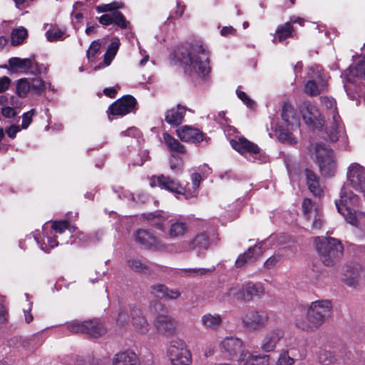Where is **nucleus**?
Here are the masks:
<instances>
[{
    "mask_svg": "<svg viewBox=\"0 0 365 365\" xmlns=\"http://www.w3.org/2000/svg\"><path fill=\"white\" fill-rule=\"evenodd\" d=\"M332 307V303L329 299L312 302L305 307V316L296 318L294 325L301 331L314 332L330 319Z\"/></svg>",
    "mask_w": 365,
    "mask_h": 365,
    "instance_id": "obj_1",
    "label": "nucleus"
},
{
    "mask_svg": "<svg viewBox=\"0 0 365 365\" xmlns=\"http://www.w3.org/2000/svg\"><path fill=\"white\" fill-rule=\"evenodd\" d=\"M359 197L350 189L348 184L344 185L340 192V199L335 200L338 212L345 220L353 226H359L365 222V213L357 212L354 207L358 206Z\"/></svg>",
    "mask_w": 365,
    "mask_h": 365,
    "instance_id": "obj_2",
    "label": "nucleus"
},
{
    "mask_svg": "<svg viewBox=\"0 0 365 365\" xmlns=\"http://www.w3.org/2000/svg\"><path fill=\"white\" fill-rule=\"evenodd\" d=\"M187 72L200 78H205L210 73L209 52L199 43H192L187 56L183 58Z\"/></svg>",
    "mask_w": 365,
    "mask_h": 365,
    "instance_id": "obj_3",
    "label": "nucleus"
},
{
    "mask_svg": "<svg viewBox=\"0 0 365 365\" xmlns=\"http://www.w3.org/2000/svg\"><path fill=\"white\" fill-rule=\"evenodd\" d=\"M317 250L321 261L327 267H331L343 254L344 247L341 242L332 237L315 238Z\"/></svg>",
    "mask_w": 365,
    "mask_h": 365,
    "instance_id": "obj_4",
    "label": "nucleus"
},
{
    "mask_svg": "<svg viewBox=\"0 0 365 365\" xmlns=\"http://www.w3.org/2000/svg\"><path fill=\"white\" fill-rule=\"evenodd\" d=\"M312 158H314L319 165L322 175H332L336 168L333 151L325 144H316L309 149Z\"/></svg>",
    "mask_w": 365,
    "mask_h": 365,
    "instance_id": "obj_5",
    "label": "nucleus"
},
{
    "mask_svg": "<svg viewBox=\"0 0 365 365\" xmlns=\"http://www.w3.org/2000/svg\"><path fill=\"white\" fill-rule=\"evenodd\" d=\"M321 102L329 110V115L331 116L327 130L328 137L331 142H336L344 133V126L337 111L336 103L334 98L327 96L322 97Z\"/></svg>",
    "mask_w": 365,
    "mask_h": 365,
    "instance_id": "obj_6",
    "label": "nucleus"
},
{
    "mask_svg": "<svg viewBox=\"0 0 365 365\" xmlns=\"http://www.w3.org/2000/svg\"><path fill=\"white\" fill-rule=\"evenodd\" d=\"M167 353L173 365H190L192 363L191 352L182 339H173L170 342Z\"/></svg>",
    "mask_w": 365,
    "mask_h": 365,
    "instance_id": "obj_7",
    "label": "nucleus"
},
{
    "mask_svg": "<svg viewBox=\"0 0 365 365\" xmlns=\"http://www.w3.org/2000/svg\"><path fill=\"white\" fill-rule=\"evenodd\" d=\"M135 241L145 248L160 252L175 253L173 245L164 243L160 239L145 230H138L135 234Z\"/></svg>",
    "mask_w": 365,
    "mask_h": 365,
    "instance_id": "obj_8",
    "label": "nucleus"
},
{
    "mask_svg": "<svg viewBox=\"0 0 365 365\" xmlns=\"http://www.w3.org/2000/svg\"><path fill=\"white\" fill-rule=\"evenodd\" d=\"M269 320V314L267 312L262 309H249L241 317L244 328L252 331L265 328L268 324Z\"/></svg>",
    "mask_w": 365,
    "mask_h": 365,
    "instance_id": "obj_9",
    "label": "nucleus"
},
{
    "mask_svg": "<svg viewBox=\"0 0 365 365\" xmlns=\"http://www.w3.org/2000/svg\"><path fill=\"white\" fill-rule=\"evenodd\" d=\"M341 279L348 287H357L365 279V269L356 263L346 264L342 268Z\"/></svg>",
    "mask_w": 365,
    "mask_h": 365,
    "instance_id": "obj_10",
    "label": "nucleus"
},
{
    "mask_svg": "<svg viewBox=\"0 0 365 365\" xmlns=\"http://www.w3.org/2000/svg\"><path fill=\"white\" fill-rule=\"evenodd\" d=\"M346 178L349 185L365 196V168L357 163H351L347 168Z\"/></svg>",
    "mask_w": 365,
    "mask_h": 365,
    "instance_id": "obj_11",
    "label": "nucleus"
},
{
    "mask_svg": "<svg viewBox=\"0 0 365 365\" xmlns=\"http://www.w3.org/2000/svg\"><path fill=\"white\" fill-rule=\"evenodd\" d=\"M243 341L235 336H228L223 338L219 344V348L225 359H233L238 353L244 349Z\"/></svg>",
    "mask_w": 365,
    "mask_h": 365,
    "instance_id": "obj_12",
    "label": "nucleus"
},
{
    "mask_svg": "<svg viewBox=\"0 0 365 365\" xmlns=\"http://www.w3.org/2000/svg\"><path fill=\"white\" fill-rule=\"evenodd\" d=\"M284 336V330L282 327H276L269 329L264 335L261 342L260 348L264 352H272L275 350L277 344Z\"/></svg>",
    "mask_w": 365,
    "mask_h": 365,
    "instance_id": "obj_13",
    "label": "nucleus"
},
{
    "mask_svg": "<svg viewBox=\"0 0 365 365\" xmlns=\"http://www.w3.org/2000/svg\"><path fill=\"white\" fill-rule=\"evenodd\" d=\"M299 108L307 124L312 125H322L321 113L314 105L309 101H304L299 105Z\"/></svg>",
    "mask_w": 365,
    "mask_h": 365,
    "instance_id": "obj_14",
    "label": "nucleus"
},
{
    "mask_svg": "<svg viewBox=\"0 0 365 365\" xmlns=\"http://www.w3.org/2000/svg\"><path fill=\"white\" fill-rule=\"evenodd\" d=\"M135 104L136 101L133 96H126L113 103L109 110L112 115L123 116L131 112Z\"/></svg>",
    "mask_w": 365,
    "mask_h": 365,
    "instance_id": "obj_15",
    "label": "nucleus"
},
{
    "mask_svg": "<svg viewBox=\"0 0 365 365\" xmlns=\"http://www.w3.org/2000/svg\"><path fill=\"white\" fill-rule=\"evenodd\" d=\"M270 357L265 354H254L251 351L242 350L238 357V365H269Z\"/></svg>",
    "mask_w": 365,
    "mask_h": 365,
    "instance_id": "obj_16",
    "label": "nucleus"
},
{
    "mask_svg": "<svg viewBox=\"0 0 365 365\" xmlns=\"http://www.w3.org/2000/svg\"><path fill=\"white\" fill-rule=\"evenodd\" d=\"M154 326L158 333L163 335H171L175 331L177 322L172 317L162 314L155 317Z\"/></svg>",
    "mask_w": 365,
    "mask_h": 365,
    "instance_id": "obj_17",
    "label": "nucleus"
},
{
    "mask_svg": "<svg viewBox=\"0 0 365 365\" xmlns=\"http://www.w3.org/2000/svg\"><path fill=\"white\" fill-rule=\"evenodd\" d=\"M232 147L242 155H254L260 153V149L257 145L245 138L230 140Z\"/></svg>",
    "mask_w": 365,
    "mask_h": 365,
    "instance_id": "obj_18",
    "label": "nucleus"
},
{
    "mask_svg": "<svg viewBox=\"0 0 365 365\" xmlns=\"http://www.w3.org/2000/svg\"><path fill=\"white\" fill-rule=\"evenodd\" d=\"M155 182H157L158 185L163 189H165L175 194H180L183 195L184 188L182 187L180 183L172 179L169 176L160 175L158 177H153L152 178V186Z\"/></svg>",
    "mask_w": 365,
    "mask_h": 365,
    "instance_id": "obj_19",
    "label": "nucleus"
},
{
    "mask_svg": "<svg viewBox=\"0 0 365 365\" xmlns=\"http://www.w3.org/2000/svg\"><path fill=\"white\" fill-rule=\"evenodd\" d=\"M187 245V250L195 251L198 255L207 250L210 245L209 237L205 232L196 235L191 240L185 242Z\"/></svg>",
    "mask_w": 365,
    "mask_h": 365,
    "instance_id": "obj_20",
    "label": "nucleus"
},
{
    "mask_svg": "<svg viewBox=\"0 0 365 365\" xmlns=\"http://www.w3.org/2000/svg\"><path fill=\"white\" fill-rule=\"evenodd\" d=\"M178 136L185 142L198 143L203 140L202 133L197 128L184 125L177 130Z\"/></svg>",
    "mask_w": 365,
    "mask_h": 365,
    "instance_id": "obj_21",
    "label": "nucleus"
},
{
    "mask_svg": "<svg viewBox=\"0 0 365 365\" xmlns=\"http://www.w3.org/2000/svg\"><path fill=\"white\" fill-rule=\"evenodd\" d=\"M243 286L245 300L250 301L255 297L261 298L265 295V288L261 282H248Z\"/></svg>",
    "mask_w": 365,
    "mask_h": 365,
    "instance_id": "obj_22",
    "label": "nucleus"
},
{
    "mask_svg": "<svg viewBox=\"0 0 365 365\" xmlns=\"http://www.w3.org/2000/svg\"><path fill=\"white\" fill-rule=\"evenodd\" d=\"M132 324L140 334H146L149 331L150 324L139 309H133L131 311Z\"/></svg>",
    "mask_w": 365,
    "mask_h": 365,
    "instance_id": "obj_23",
    "label": "nucleus"
},
{
    "mask_svg": "<svg viewBox=\"0 0 365 365\" xmlns=\"http://www.w3.org/2000/svg\"><path fill=\"white\" fill-rule=\"evenodd\" d=\"M113 365H139V359L133 351H125L115 354Z\"/></svg>",
    "mask_w": 365,
    "mask_h": 365,
    "instance_id": "obj_24",
    "label": "nucleus"
},
{
    "mask_svg": "<svg viewBox=\"0 0 365 365\" xmlns=\"http://www.w3.org/2000/svg\"><path fill=\"white\" fill-rule=\"evenodd\" d=\"M220 301L228 300V299H237L245 300L244 297V286L232 284L228 286L225 292L219 296Z\"/></svg>",
    "mask_w": 365,
    "mask_h": 365,
    "instance_id": "obj_25",
    "label": "nucleus"
},
{
    "mask_svg": "<svg viewBox=\"0 0 365 365\" xmlns=\"http://www.w3.org/2000/svg\"><path fill=\"white\" fill-rule=\"evenodd\" d=\"M185 113V108L178 105L166 112L165 120L168 124L178 125L182 122Z\"/></svg>",
    "mask_w": 365,
    "mask_h": 365,
    "instance_id": "obj_26",
    "label": "nucleus"
},
{
    "mask_svg": "<svg viewBox=\"0 0 365 365\" xmlns=\"http://www.w3.org/2000/svg\"><path fill=\"white\" fill-rule=\"evenodd\" d=\"M200 322L205 328L216 331L221 327L222 319L220 314L207 313L201 317Z\"/></svg>",
    "mask_w": 365,
    "mask_h": 365,
    "instance_id": "obj_27",
    "label": "nucleus"
},
{
    "mask_svg": "<svg viewBox=\"0 0 365 365\" xmlns=\"http://www.w3.org/2000/svg\"><path fill=\"white\" fill-rule=\"evenodd\" d=\"M282 117L288 125L296 127L299 125V115L290 103L284 104Z\"/></svg>",
    "mask_w": 365,
    "mask_h": 365,
    "instance_id": "obj_28",
    "label": "nucleus"
},
{
    "mask_svg": "<svg viewBox=\"0 0 365 365\" xmlns=\"http://www.w3.org/2000/svg\"><path fill=\"white\" fill-rule=\"evenodd\" d=\"M307 184L309 190L316 196L320 195L322 192V187L320 185L317 175L312 170H305Z\"/></svg>",
    "mask_w": 365,
    "mask_h": 365,
    "instance_id": "obj_29",
    "label": "nucleus"
},
{
    "mask_svg": "<svg viewBox=\"0 0 365 365\" xmlns=\"http://www.w3.org/2000/svg\"><path fill=\"white\" fill-rule=\"evenodd\" d=\"M188 231V227L185 222L175 221L172 222L168 229V237L170 239L182 237Z\"/></svg>",
    "mask_w": 365,
    "mask_h": 365,
    "instance_id": "obj_30",
    "label": "nucleus"
},
{
    "mask_svg": "<svg viewBox=\"0 0 365 365\" xmlns=\"http://www.w3.org/2000/svg\"><path fill=\"white\" fill-rule=\"evenodd\" d=\"M261 253V248L258 245L250 247L245 252L239 255L235 261V266L237 267H242L252 257L260 255Z\"/></svg>",
    "mask_w": 365,
    "mask_h": 365,
    "instance_id": "obj_31",
    "label": "nucleus"
},
{
    "mask_svg": "<svg viewBox=\"0 0 365 365\" xmlns=\"http://www.w3.org/2000/svg\"><path fill=\"white\" fill-rule=\"evenodd\" d=\"M86 324H89L86 329V333L91 336L97 338L103 335L106 332L105 326L97 319L86 321Z\"/></svg>",
    "mask_w": 365,
    "mask_h": 365,
    "instance_id": "obj_32",
    "label": "nucleus"
},
{
    "mask_svg": "<svg viewBox=\"0 0 365 365\" xmlns=\"http://www.w3.org/2000/svg\"><path fill=\"white\" fill-rule=\"evenodd\" d=\"M326 88V82L319 78L318 83L315 80L308 81L304 86V92L309 96H318Z\"/></svg>",
    "mask_w": 365,
    "mask_h": 365,
    "instance_id": "obj_33",
    "label": "nucleus"
},
{
    "mask_svg": "<svg viewBox=\"0 0 365 365\" xmlns=\"http://www.w3.org/2000/svg\"><path fill=\"white\" fill-rule=\"evenodd\" d=\"M163 140L170 151L177 153H184L185 148L180 142L168 133L163 134Z\"/></svg>",
    "mask_w": 365,
    "mask_h": 365,
    "instance_id": "obj_34",
    "label": "nucleus"
},
{
    "mask_svg": "<svg viewBox=\"0 0 365 365\" xmlns=\"http://www.w3.org/2000/svg\"><path fill=\"white\" fill-rule=\"evenodd\" d=\"M317 361L322 365H330L337 361L335 354L327 349H320L317 355Z\"/></svg>",
    "mask_w": 365,
    "mask_h": 365,
    "instance_id": "obj_35",
    "label": "nucleus"
},
{
    "mask_svg": "<svg viewBox=\"0 0 365 365\" xmlns=\"http://www.w3.org/2000/svg\"><path fill=\"white\" fill-rule=\"evenodd\" d=\"M9 64L12 69H14L16 71L27 73L28 66L29 64V58H20L17 57H13L9 60Z\"/></svg>",
    "mask_w": 365,
    "mask_h": 365,
    "instance_id": "obj_36",
    "label": "nucleus"
},
{
    "mask_svg": "<svg viewBox=\"0 0 365 365\" xmlns=\"http://www.w3.org/2000/svg\"><path fill=\"white\" fill-rule=\"evenodd\" d=\"M46 39L50 42L63 41L66 38V30L51 26L46 32Z\"/></svg>",
    "mask_w": 365,
    "mask_h": 365,
    "instance_id": "obj_37",
    "label": "nucleus"
},
{
    "mask_svg": "<svg viewBox=\"0 0 365 365\" xmlns=\"http://www.w3.org/2000/svg\"><path fill=\"white\" fill-rule=\"evenodd\" d=\"M294 356V354L292 355L289 350L281 349L278 354L276 365H294L295 363Z\"/></svg>",
    "mask_w": 365,
    "mask_h": 365,
    "instance_id": "obj_38",
    "label": "nucleus"
},
{
    "mask_svg": "<svg viewBox=\"0 0 365 365\" xmlns=\"http://www.w3.org/2000/svg\"><path fill=\"white\" fill-rule=\"evenodd\" d=\"M192 192H190V188L184 189L183 195L186 199L195 197L197 195V188L200 186L201 182V175L198 173H193L191 175Z\"/></svg>",
    "mask_w": 365,
    "mask_h": 365,
    "instance_id": "obj_39",
    "label": "nucleus"
},
{
    "mask_svg": "<svg viewBox=\"0 0 365 365\" xmlns=\"http://www.w3.org/2000/svg\"><path fill=\"white\" fill-rule=\"evenodd\" d=\"M282 340L285 346L284 349L289 350L293 355L294 352L297 351L299 347V341L298 337L294 334H284Z\"/></svg>",
    "mask_w": 365,
    "mask_h": 365,
    "instance_id": "obj_40",
    "label": "nucleus"
},
{
    "mask_svg": "<svg viewBox=\"0 0 365 365\" xmlns=\"http://www.w3.org/2000/svg\"><path fill=\"white\" fill-rule=\"evenodd\" d=\"M119 40L116 39L108 46L107 51L104 54V63L106 66H109L112 60L115 56L119 48Z\"/></svg>",
    "mask_w": 365,
    "mask_h": 365,
    "instance_id": "obj_41",
    "label": "nucleus"
},
{
    "mask_svg": "<svg viewBox=\"0 0 365 365\" xmlns=\"http://www.w3.org/2000/svg\"><path fill=\"white\" fill-rule=\"evenodd\" d=\"M27 36V30L24 27H19L12 31L11 34V44L17 46L22 43Z\"/></svg>",
    "mask_w": 365,
    "mask_h": 365,
    "instance_id": "obj_42",
    "label": "nucleus"
},
{
    "mask_svg": "<svg viewBox=\"0 0 365 365\" xmlns=\"http://www.w3.org/2000/svg\"><path fill=\"white\" fill-rule=\"evenodd\" d=\"M307 227H309L312 231H318L323 225L322 214L319 211L315 212L312 217H307Z\"/></svg>",
    "mask_w": 365,
    "mask_h": 365,
    "instance_id": "obj_43",
    "label": "nucleus"
},
{
    "mask_svg": "<svg viewBox=\"0 0 365 365\" xmlns=\"http://www.w3.org/2000/svg\"><path fill=\"white\" fill-rule=\"evenodd\" d=\"M31 84V91L36 95H40L46 88L47 85L50 87L51 84L43 81L40 78H33Z\"/></svg>",
    "mask_w": 365,
    "mask_h": 365,
    "instance_id": "obj_44",
    "label": "nucleus"
},
{
    "mask_svg": "<svg viewBox=\"0 0 365 365\" xmlns=\"http://www.w3.org/2000/svg\"><path fill=\"white\" fill-rule=\"evenodd\" d=\"M292 25L290 22H287L284 25L279 26L277 31V36L279 41L291 36L292 31Z\"/></svg>",
    "mask_w": 365,
    "mask_h": 365,
    "instance_id": "obj_45",
    "label": "nucleus"
},
{
    "mask_svg": "<svg viewBox=\"0 0 365 365\" xmlns=\"http://www.w3.org/2000/svg\"><path fill=\"white\" fill-rule=\"evenodd\" d=\"M128 266L132 270L140 273H148V267L139 259H132L128 261Z\"/></svg>",
    "mask_w": 365,
    "mask_h": 365,
    "instance_id": "obj_46",
    "label": "nucleus"
},
{
    "mask_svg": "<svg viewBox=\"0 0 365 365\" xmlns=\"http://www.w3.org/2000/svg\"><path fill=\"white\" fill-rule=\"evenodd\" d=\"M89 324L85 322H79L78 320L73 321L67 324V329L73 333H86V329Z\"/></svg>",
    "mask_w": 365,
    "mask_h": 365,
    "instance_id": "obj_47",
    "label": "nucleus"
},
{
    "mask_svg": "<svg viewBox=\"0 0 365 365\" xmlns=\"http://www.w3.org/2000/svg\"><path fill=\"white\" fill-rule=\"evenodd\" d=\"M31 90V84L26 78L19 80L16 85V93L19 96L24 98Z\"/></svg>",
    "mask_w": 365,
    "mask_h": 365,
    "instance_id": "obj_48",
    "label": "nucleus"
},
{
    "mask_svg": "<svg viewBox=\"0 0 365 365\" xmlns=\"http://www.w3.org/2000/svg\"><path fill=\"white\" fill-rule=\"evenodd\" d=\"M150 224L156 227L158 230H163L165 227V222L167 220V218L165 217H163L160 215H153L150 214L149 215V217L148 218Z\"/></svg>",
    "mask_w": 365,
    "mask_h": 365,
    "instance_id": "obj_49",
    "label": "nucleus"
},
{
    "mask_svg": "<svg viewBox=\"0 0 365 365\" xmlns=\"http://www.w3.org/2000/svg\"><path fill=\"white\" fill-rule=\"evenodd\" d=\"M43 71H46V68L42 64H38L34 57L29 58V64L28 66V73L32 75L41 74Z\"/></svg>",
    "mask_w": 365,
    "mask_h": 365,
    "instance_id": "obj_50",
    "label": "nucleus"
},
{
    "mask_svg": "<svg viewBox=\"0 0 365 365\" xmlns=\"http://www.w3.org/2000/svg\"><path fill=\"white\" fill-rule=\"evenodd\" d=\"M215 269V267L210 268H195V269H185L183 272L185 275L189 277L202 276L210 274Z\"/></svg>",
    "mask_w": 365,
    "mask_h": 365,
    "instance_id": "obj_51",
    "label": "nucleus"
},
{
    "mask_svg": "<svg viewBox=\"0 0 365 365\" xmlns=\"http://www.w3.org/2000/svg\"><path fill=\"white\" fill-rule=\"evenodd\" d=\"M303 212L307 217H312L315 212L319 211L309 199H304L302 203Z\"/></svg>",
    "mask_w": 365,
    "mask_h": 365,
    "instance_id": "obj_52",
    "label": "nucleus"
},
{
    "mask_svg": "<svg viewBox=\"0 0 365 365\" xmlns=\"http://www.w3.org/2000/svg\"><path fill=\"white\" fill-rule=\"evenodd\" d=\"M113 23L120 29H127L130 24L129 21L125 19L124 15L120 11L113 12Z\"/></svg>",
    "mask_w": 365,
    "mask_h": 365,
    "instance_id": "obj_53",
    "label": "nucleus"
},
{
    "mask_svg": "<svg viewBox=\"0 0 365 365\" xmlns=\"http://www.w3.org/2000/svg\"><path fill=\"white\" fill-rule=\"evenodd\" d=\"M123 6L122 3L120 2H112L110 4L99 5L96 7V10L98 12H108L111 11L112 13L114 11H118L117 9H120Z\"/></svg>",
    "mask_w": 365,
    "mask_h": 365,
    "instance_id": "obj_54",
    "label": "nucleus"
},
{
    "mask_svg": "<svg viewBox=\"0 0 365 365\" xmlns=\"http://www.w3.org/2000/svg\"><path fill=\"white\" fill-rule=\"evenodd\" d=\"M278 139L284 143L290 145H294L297 143L296 138L293 136V135L287 130H281L278 134Z\"/></svg>",
    "mask_w": 365,
    "mask_h": 365,
    "instance_id": "obj_55",
    "label": "nucleus"
},
{
    "mask_svg": "<svg viewBox=\"0 0 365 365\" xmlns=\"http://www.w3.org/2000/svg\"><path fill=\"white\" fill-rule=\"evenodd\" d=\"M165 286L164 284H154L150 287V292L156 297L163 298L165 292Z\"/></svg>",
    "mask_w": 365,
    "mask_h": 365,
    "instance_id": "obj_56",
    "label": "nucleus"
},
{
    "mask_svg": "<svg viewBox=\"0 0 365 365\" xmlns=\"http://www.w3.org/2000/svg\"><path fill=\"white\" fill-rule=\"evenodd\" d=\"M101 48V43L98 41H93L87 51V57L88 60L94 58L96 54L98 52Z\"/></svg>",
    "mask_w": 365,
    "mask_h": 365,
    "instance_id": "obj_57",
    "label": "nucleus"
},
{
    "mask_svg": "<svg viewBox=\"0 0 365 365\" xmlns=\"http://www.w3.org/2000/svg\"><path fill=\"white\" fill-rule=\"evenodd\" d=\"M181 294L178 289H169L165 286V292L163 294V297L168 299H177L180 297Z\"/></svg>",
    "mask_w": 365,
    "mask_h": 365,
    "instance_id": "obj_58",
    "label": "nucleus"
},
{
    "mask_svg": "<svg viewBox=\"0 0 365 365\" xmlns=\"http://www.w3.org/2000/svg\"><path fill=\"white\" fill-rule=\"evenodd\" d=\"M52 228L58 233H62L65 230L68 228L67 221H56L52 224Z\"/></svg>",
    "mask_w": 365,
    "mask_h": 365,
    "instance_id": "obj_59",
    "label": "nucleus"
},
{
    "mask_svg": "<svg viewBox=\"0 0 365 365\" xmlns=\"http://www.w3.org/2000/svg\"><path fill=\"white\" fill-rule=\"evenodd\" d=\"M34 114V110L31 109L29 112L26 113L23 115L21 127L24 129H26L32 121V117Z\"/></svg>",
    "mask_w": 365,
    "mask_h": 365,
    "instance_id": "obj_60",
    "label": "nucleus"
},
{
    "mask_svg": "<svg viewBox=\"0 0 365 365\" xmlns=\"http://www.w3.org/2000/svg\"><path fill=\"white\" fill-rule=\"evenodd\" d=\"M237 94L239 98L241 99L244 102V103L247 105V106L252 107V106L254 105L253 101L250 99L245 92L237 89Z\"/></svg>",
    "mask_w": 365,
    "mask_h": 365,
    "instance_id": "obj_61",
    "label": "nucleus"
},
{
    "mask_svg": "<svg viewBox=\"0 0 365 365\" xmlns=\"http://www.w3.org/2000/svg\"><path fill=\"white\" fill-rule=\"evenodd\" d=\"M279 257L272 256L265 261L264 266L267 269H271L276 265V264L279 262Z\"/></svg>",
    "mask_w": 365,
    "mask_h": 365,
    "instance_id": "obj_62",
    "label": "nucleus"
},
{
    "mask_svg": "<svg viewBox=\"0 0 365 365\" xmlns=\"http://www.w3.org/2000/svg\"><path fill=\"white\" fill-rule=\"evenodd\" d=\"M1 114L5 118H10L14 117L16 115V113L15 112L14 108L9 106H5L1 109Z\"/></svg>",
    "mask_w": 365,
    "mask_h": 365,
    "instance_id": "obj_63",
    "label": "nucleus"
},
{
    "mask_svg": "<svg viewBox=\"0 0 365 365\" xmlns=\"http://www.w3.org/2000/svg\"><path fill=\"white\" fill-rule=\"evenodd\" d=\"M113 13L110 14H103L99 18V22L105 26L113 24Z\"/></svg>",
    "mask_w": 365,
    "mask_h": 365,
    "instance_id": "obj_64",
    "label": "nucleus"
}]
</instances>
